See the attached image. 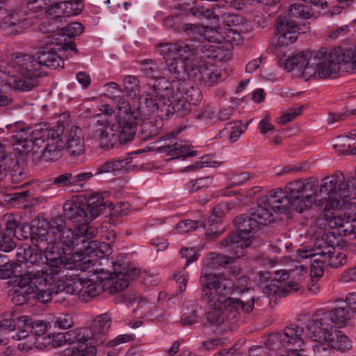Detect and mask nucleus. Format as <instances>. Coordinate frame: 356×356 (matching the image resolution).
<instances>
[{
  "mask_svg": "<svg viewBox=\"0 0 356 356\" xmlns=\"http://www.w3.org/2000/svg\"><path fill=\"white\" fill-rule=\"evenodd\" d=\"M62 38L59 34L49 35L33 56L24 54L7 60L0 59V74L8 77L0 82L9 85L15 90L27 92L39 84L38 79L46 75L45 67L50 70L63 68L64 60L61 52Z\"/></svg>",
  "mask_w": 356,
  "mask_h": 356,
  "instance_id": "f257e3e1",
  "label": "nucleus"
},
{
  "mask_svg": "<svg viewBox=\"0 0 356 356\" xmlns=\"http://www.w3.org/2000/svg\"><path fill=\"white\" fill-rule=\"evenodd\" d=\"M311 57L312 52H300L284 60V67L288 72L296 70V74L306 81L316 74L321 78L332 76L341 69L356 73V47H338L330 51L321 47L315 52L312 63Z\"/></svg>",
  "mask_w": 356,
  "mask_h": 356,
  "instance_id": "f03ea898",
  "label": "nucleus"
},
{
  "mask_svg": "<svg viewBox=\"0 0 356 356\" xmlns=\"http://www.w3.org/2000/svg\"><path fill=\"white\" fill-rule=\"evenodd\" d=\"M200 282L201 301L209 309H225L228 320H238L241 312L246 314L252 312L253 298H248L245 294H241V297L234 296V293H229V288L216 274L206 273L200 277Z\"/></svg>",
  "mask_w": 356,
  "mask_h": 356,
  "instance_id": "7ed1b4c3",
  "label": "nucleus"
},
{
  "mask_svg": "<svg viewBox=\"0 0 356 356\" xmlns=\"http://www.w3.org/2000/svg\"><path fill=\"white\" fill-rule=\"evenodd\" d=\"M274 220L269 209L257 204L256 207L250 209L249 214L243 213L234 218V225L236 232L224 238L220 244L229 248V251L236 257H242L245 254L244 249L251 245L254 234L259 230L261 225H266Z\"/></svg>",
  "mask_w": 356,
  "mask_h": 356,
  "instance_id": "20e7f679",
  "label": "nucleus"
},
{
  "mask_svg": "<svg viewBox=\"0 0 356 356\" xmlns=\"http://www.w3.org/2000/svg\"><path fill=\"white\" fill-rule=\"evenodd\" d=\"M63 212L65 218L74 223L86 225L99 216L104 214L105 216H110L109 222L115 225L122 208L121 206H114L102 193H96L88 196L86 204L67 201L63 204Z\"/></svg>",
  "mask_w": 356,
  "mask_h": 356,
  "instance_id": "39448f33",
  "label": "nucleus"
},
{
  "mask_svg": "<svg viewBox=\"0 0 356 356\" xmlns=\"http://www.w3.org/2000/svg\"><path fill=\"white\" fill-rule=\"evenodd\" d=\"M6 127L17 143V149L22 156L27 155L35 147L41 148L51 131L46 124L36 125L33 129L24 122H17Z\"/></svg>",
  "mask_w": 356,
  "mask_h": 356,
  "instance_id": "423d86ee",
  "label": "nucleus"
},
{
  "mask_svg": "<svg viewBox=\"0 0 356 356\" xmlns=\"http://www.w3.org/2000/svg\"><path fill=\"white\" fill-rule=\"evenodd\" d=\"M353 311L346 306L335 307L330 310L320 309L314 312L306 324L307 334L316 336L317 330L326 332L336 327H343L354 317Z\"/></svg>",
  "mask_w": 356,
  "mask_h": 356,
  "instance_id": "0eeeda50",
  "label": "nucleus"
},
{
  "mask_svg": "<svg viewBox=\"0 0 356 356\" xmlns=\"http://www.w3.org/2000/svg\"><path fill=\"white\" fill-rule=\"evenodd\" d=\"M303 328L291 324L286 326L280 332L271 334L267 341V346L271 349L284 350V353L277 356H305L299 350H304L302 339Z\"/></svg>",
  "mask_w": 356,
  "mask_h": 356,
  "instance_id": "6e6552de",
  "label": "nucleus"
},
{
  "mask_svg": "<svg viewBox=\"0 0 356 356\" xmlns=\"http://www.w3.org/2000/svg\"><path fill=\"white\" fill-rule=\"evenodd\" d=\"M301 201L298 198L292 197L286 191L282 188H276L269 192L268 196L263 197L257 200V204L261 207H268L277 213L288 214L293 210L301 213Z\"/></svg>",
  "mask_w": 356,
  "mask_h": 356,
  "instance_id": "1a4fd4ad",
  "label": "nucleus"
},
{
  "mask_svg": "<svg viewBox=\"0 0 356 356\" xmlns=\"http://www.w3.org/2000/svg\"><path fill=\"white\" fill-rule=\"evenodd\" d=\"M64 131L65 127L62 124L51 128L49 136L46 137L45 143L42 144V150L40 153L34 149L31 152L33 161H56L61 158L65 144L63 141Z\"/></svg>",
  "mask_w": 356,
  "mask_h": 356,
  "instance_id": "9d476101",
  "label": "nucleus"
},
{
  "mask_svg": "<svg viewBox=\"0 0 356 356\" xmlns=\"http://www.w3.org/2000/svg\"><path fill=\"white\" fill-rule=\"evenodd\" d=\"M318 188V181L314 179L293 180L286 185L287 192L301 201V213L305 209L310 208L313 204L322 202Z\"/></svg>",
  "mask_w": 356,
  "mask_h": 356,
  "instance_id": "9b49d317",
  "label": "nucleus"
},
{
  "mask_svg": "<svg viewBox=\"0 0 356 356\" xmlns=\"http://www.w3.org/2000/svg\"><path fill=\"white\" fill-rule=\"evenodd\" d=\"M31 241L33 246L47 254V260L52 271L55 270L63 253V248L58 242L53 241L47 229L38 230L31 228Z\"/></svg>",
  "mask_w": 356,
  "mask_h": 356,
  "instance_id": "f8f14e48",
  "label": "nucleus"
},
{
  "mask_svg": "<svg viewBox=\"0 0 356 356\" xmlns=\"http://www.w3.org/2000/svg\"><path fill=\"white\" fill-rule=\"evenodd\" d=\"M156 80L152 86H149V90L147 95H140L138 98V104L136 109H131V114L135 119L150 118L157 112L159 99L166 96L165 86L160 87V83H156Z\"/></svg>",
  "mask_w": 356,
  "mask_h": 356,
  "instance_id": "ddd939ff",
  "label": "nucleus"
},
{
  "mask_svg": "<svg viewBox=\"0 0 356 356\" xmlns=\"http://www.w3.org/2000/svg\"><path fill=\"white\" fill-rule=\"evenodd\" d=\"M155 50L163 58L181 60L188 65L195 63L193 57L198 54L199 47L194 44L180 41L175 43L156 44Z\"/></svg>",
  "mask_w": 356,
  "mask_h": 356,
  "instance_id": "4468645a",
  "label": "nucleus"
},
{
  "mask_svg": "<svg viewBox=\"0 0 356 356\" xmlns=\"http://www.w3.org/2000/svg\"><path fill=\"white\" fill-rule=\"evenodd\" d=\"M6 13L0 22V29L6 35H17L26 28L28 11L25 4L11 6L6 9Z\"/></svg>",
  "mask_w": 356,
  "mask_h": 356,
  "instance_id": "2eb2a0df",
  "label": "nucleus"
},
{
  "mask_svg": "<svg viewBox=\"0 0 356 356\" xmlns=\"http://www.w3.org/2000/svg\"><path fill=\"white\" fill-rule=\"evenodd\" d=\"M119 109L125 113V115H116L113 123L115 132L119 137L120 144L127 143L134 140L137 130L136 120L131 114L130 104L122 99Z\"/></svg>",
  "mask_w": 356,
  "mask_h": 356,
  "instance_id": "dca6fc26",
  "label": "nucleus"
},
{
  "mask_svg": "<svg viewBox=\"0 0 356 356\" xmlns=\"http://www.w3.org/2000/svg\"><path fill=\"white\" fill-rule=\"evenodd\" d=\"M88 137L97 142L104 149H110L119 142V137L113 125L107 124L105 120L95 119L90 122Z\"/></svg>",
  "mask_w": 356,
  "mask_h": 356,
  "instance_id": "f3484780",
  "label": "nucleus"
},
{
  "mask_svg": "<svg viewBox=\"0 0 356 356\" xmlns=\"http://www.w3.org/2000/svg\"><path fill=\"white\" fill-rule=\"evenodd\" d=\"M74 242L71 248H63L62 255L54 272H59L60 274L63 270H84L88 268L95 261L92 259L94 257L86 255L81 251L74 252Z\"/></svg>",
  "mask_w": 356,
  "mask_h": 356,
  "instance_id": "a211bd4d",
  "label": "nucleus"
},
{
  "mask_svg": "<svg viewBox=\"0 0 356 356\" xmlns=\"http://www.w3.org/2000/svg\"><path fill=\"white\" fill-rule=\"evenodd\" d=\"M277 47H287L295 42L300 33L304 31L298 25L296 22L288 15H280L276 21Z\"/></svg>",
  "mask_w": 356,
  "mask_h": 356,
  "instance_id": "6ab92c4d",
  "label": "nucleus"
},
{
  "mask_svg": "<svg viewBox=\"0 0 356 356\" xmlns=\"http://www.w3.org/2000/svg\"><path fill=\"white\" fill-rule=\"evenodd\" d=\"M48 232L51 233L55 238H58L61 248H71L75 240L73 230L67 227L65 218L58 215L50 218L46 222Z\"/></svg>",
  "mask_w": 356,
  "mask_h": 356,
  "instance_id": "aec40b11",
  "label": "nucleus"
},
{
  "mask_svg": "<svg viewBox=\"0 0 356 356\" xmlns=\"http://www.w3.org/2000/svg\"><path fill=\"white\" fill-rule=\"evenodd\" d=\"M166 67L163 69V75L170 76L177 80V82H185L192 79L195 63H191L172 58H163Z\"/></svg>",
  "mask_w": 356,
  "mask_h": 356,
  "instance_id": "412c9836",
  "label": "nucleus"
},
{
  "mask_svg": "<svg viewBox=\"0 0 356 356\" xmlns=\"http://www.w3.org/2000/svg\"><path fill=\"white\" fill-rule=\"evenodd\" d=\"M113 272L110 271L109 275L113 279L114 285L119 286L120 284L125 282L122 291L129 286V280H135L139 275L140 270L136 268H130L123 259H118L112 261Z\"/></svg>",
  "mask_w": 356,
  "mask_h": 356,
  "instance_id": "4be33fe9",
  "label": "nucleus"
},
{
  "mask_svg": "<svg viewBox=\"0 0 356 356\" xmlns=\"http://www.w3.org/2000/svg\"><path fill=\"white\" fill-rule=\"evenodd\" d=\"M311 339H323L325 341H330L332 343L334 350H339L342 353L351 349L352 344L349 338L345 335L341 330L337 328L330 329L328 332L323 330H317L316 336H312V334H307Z\"/></svg>",
  "mask_w": 356,
  "mask_h": 356,
  "instance_id": "5701e85b",
  "label": "nucleus"
},
{
  "mask_svg": "<svg viewBox=\"0 0 356 356\" xmlns=\"http://www.w3.org/2000/svg\"><path fill=\"white\" fill-rule=\"evenodd\" d=\"M85 284L86 286H83V296L88 298H95L104 291H108V293L112 294L117 293L122 291V288L126 286L125 282H122V284H120L119 286H116L114 285L113 279L110 275L99 281L86 282Z\"/></svg>",
  "mask_w": 356,
  "mask_h": 356,
  "instance_id": "b1692460",
  "label": "nucleus"
},
{
  "mask_svg": "<svg viewBox=\"0 0 356 356\" xmlns=\"http://www.w3.org/2000/svg\"><path fill=\"white\" fill-rule=\"evenodd\" d=\"M344 180V175L340 171H337L334 175L327 177L323 179V182L319 187V195L321 198V204L330 200H334V204H338L336 202L337 200V185L339 182Z\"/></svg>",
  "mask_w": 356,
  "mask_h": 356,
  "instance_id": "393cba45",
  "label": "nucleus"
},
{
  "mask_svg": "<svg viewBox=\"0 0 356 356\" xmlns=\"http://www.w3.org/2000/svg\"><path fill=\"white\" fill-rule=\"evenodd\" d=\"M220 76V74L215 70L213 65L202 64L198 65L195 63L191 79L200 82L201 85L210 87L217 82Z\"/></svg>",
  "mask_w": 356,
  "mask_h": 356,
  "instance_id": "a878e982",
  "label": "nucleus"
},
{
  "mask_svg": "<svg viewBox=\"0 0 356 356\" xmlns=\"http://www.w3.org/2000/svg\"><path fill=\"white\" fill-rule=\"evenodd\" d=\"M67 149L72 156H79L85 152L84 134L81 127L72 126L68 133Z\"/></svg>",
  "mask_w": 356,
  "mask_h": 356,
  "instance_id": "bb28decb",
  "label": "nucleus"
},
{
  "mask_svg": "<svg viewBox=\"0 0 356 356\" xmlns=\"http://www.w3.org/2000/svg\"><path fill=\"white\" fill-rule=\"evenodd\" d=\"M111 320L106 314L97 316L89 329L92 334L94 344H103L106 340V334L111 327Z\"/></svg>",
  "mask_w": 356,
  "mask_h": 356,
  "instance_id": "cd10ccee",
  "label": "nucleus"
},
{
  "mask_svg": "<svg viewBox=\"0 0 356 356\" xmlns=\"http://www.w3.org/2000/svg\"><path fill=\"white\" fill-rule=\"evenodd\" d=\"M184 92L183 86H180L177 88V92L170 90L169 95H166L168 102H172V113L177 117L182 118L186 115L191 111V104L185 100L182 95L179 92Z\"/></svg>",
  "mask_w": 356,
  "mask_h": 356,
  "instance_id": "c85d7f7f",
  "label": "nucleus"
},
{
  "mask_svg": "<svg viewBox=\"0 0 356 356\" xmlns=\"http://www.w3.org/2000/svg\"><path fill=\"white\" fill-rule=\"evenodd\" d=\"M17 222L15 220H7L5 227L0 232V250L9 252L16 248L14 236L16 233Z\"/></svg>",
  "mask_w": 356,
  "mask_h": 356,
  "instance_id": "c756f323",
  "label": "nucleus"
},
{
  "mask_svg": "<svg viewBox=\"0 0 356 356\" xmlns=\"http://www.w3.org/2000/svg\"><path fill=\"white\" fill-rule=\"evenodd\" d=\"M164 83L166 85L165 90H167V95H169V91L170 90H172V92L175 91L177 92V88L180 86H183L184 92L180 91L179 94L182 95L184 99L187 100V102L191 105H195L201 96L200 90L197 88L192 86H187L185 82L172 81V83H168V81H164Z\"/></svg>",
  "mask_w": 356,
  "mask_h": 356,
  "instance_id": "7c9ffc66",
  "label": "nucleus"
},
{
  "mask_svg": "<svg viewBox=\"0 0 356 356\" xmlns=\"http://www.w3.org/2000/svg\"><path fill=\"white\" fill-rule=\"evenodd\" d=\"M18 323L22 327H27L30 333L38 337L44 335L48 329L52 327L50 322L40 319H33L29 316H20L18 318Z\"/></svg>",
  "mask_w": 356,
  "mask_h": 356,
  "instance_id": "2f4dec72",
  "label": "nucleus"
},
{
  "mask_svg": "<svg viewBox=\"0 0 356 356\" xmlns=\"http://www.w3.org/2000/svg\"><path fill=\"white\" fill-rule=\"evenodd\" d=\"M246 19L238 14L225 13L218 18L219 29L231 28L236 30H245Z\"/></svg>",
  "mask_w": 356,
  "mask_h": 356,
  "instance_id": "473e14b6",
  "label": "nucleus"
},
{
  "mask_svg": "<svg viewBox=\"0 0 356 356\" xmlns=\"http://www.w3.org/2000/svg\"><path fill=\"white\" fill-rule=\"evenodd\" d=\"M11 301L15 305H33L35 290L33 286H17L13 292Z\"/></svg>",
  "mask_w": 356,
  "mask_h": 356,
  "instance_id": "72a5a7b5",
  "label": "nucleus"
},
{
  "mask_svg": "<svg viewBox=\"0 0 356 356\" xmlns=\"http://www.w3.org/2000/svg\"><path fill=\"white\" fill-rule=\"evenodd\" d=\"M179 8L199 19H213L216 21V24L218 25V18H219L220 16L216 15L212 9H205L204 7L191 6L190 3L179 4Z\"/></svg>",
  "mask_w": 356,
  "mask_h": 356,
  "instance_id": "f704fd0d",
  "label": "nucleus"
},
{
  "mask_svg": "<svg viewBox=\"0 0 356 356\" xmlns=\"http://www.w3.org/2000/svg\"><path fill=\"white\" fill-rule=\"evenodd\" d=\"M27 263L32 265L45 264L47 266V273L49 275H56L59 272H54L51 270L49 262L47 260V254L44 251H40L38 248L33 246H27Z\"/></svg>",
  "mask_w": 356,
  "mask_h": 356,
  "instance_id": "c9c22d12",
  "label": "nucleus"
},
{
  "mask_svg": "<svg viewBox=\"0 0 356 356\" xmlns=\"http://www.w3.org/2000/svg\"><path fill=\"white\" fill-rule=\"evenodd\" d=\"M30 195L29 190L6 193V191L0 188V204L5 203L15 207L23 203Z\"/></svg>",
  "mask_w": 356,
  "mask_h": 356,
  "instance_id": "e433bc0d",
  "label": "nucleus"
},
{
  "mask_svg": "<svg viewBox=\"0 0 356 356\" xmlns=\"http://www.w3.org/2000/svg\"><path fill=\"white\" fill-rule=\"evenodd\" d=\"M249 282V279L246 276H241L238 277L234 282L233 286V291L231 293H234V296L241 297V294H245L248 298H252V309L254 307V304L259 300V297L254 296L252 291L247 287Z\"/></svg>",
  "mask_w": 356,
  "mask_h": 356,
  "instance_id": "4c0bfd02",
  "label": "nucleus"
},
{
  "mask_svg": "<svg viewBox=\"0 0 356 356\" xmlns=\"http://www.w3.org/2000/svg\"><path fill=\"white\" fill-rule=\"evenodd\" d=\"M201 51L208 58L221 60L225 57V51L222 47L216 44L206 42L198 46Z\"/></svg>",
  "mask_w": 356,
  "mask_h": 356,
  "instance_id": "58836bf2",
  "label": "nucleus"
},
{
  "mask_svg": "<svg viewBox=\"0 0 356 356\" xmlns=\"http://www.w3.org/2000/svg\"><path fill=\"white\" fill-rule=\"evenodd\" d=\"M141 71L145 76L152 79L164 77L163 75V69L161 70L157 62L153 59H145L140 63Z\"/></svg>",
  "mask_w": 356,
  "mask_h": 356,
  "instance_id": "ea45409f",
  "label": "nucleus"
},
{
  "mask_svg": "<svg viewBox=\"0 0 356 356\" xmlns=\"http://www.w3.org/2000/svg\"><path fill=\"white\" fill-rule=\"evenodd\" d=\"M124 89L122 92H124L129 97L131 98H136L140 94V86L138 78L133 75H127L123 80Z\"/></svg>",
  "mask_w": 356,
  "mask_h": 356,
  "instance_id": "a19ab883",
  "label": "nucleus"
},
{
  "mask_svg": "<svg viewBox=\"0 0 356 356\" xmlns=\"http://www.w3.org/2000/svg\"><path fill=\"white\" fill-rule=\"evenodd\" d=\"M207 260L209 264L215 268L219 267L227 268L234 261L233 257L216 252L209 253L207 256Z\"/></svg>",
  "mask_w": 356,
  "mask_h": 356,
  "instance_id": "79ce46f5",
  "label": "nucleus"
},
{
  "mask_svg": "<svg viewBox=\"0 0 356 356\" xmlns=\"http://www.w3.org/2000/svg\"><path fill=\"white\" fill-rule=\"evenodd\" d=\"M222 222H218L210 218H207L204 222L203 226L205 229V234L209 239L212 240L218 238L224 231V227H222Z\"/></svg>",
  "mask_w": 356,
  "mask_h": 356,
  "instance_id": "37998d69",
  "label": "nucleus"
},
{
  "mask_svg": "<svg viewBox=\"0 0 356 356\" xmlns=\"http://www.w3.org/2000/svg\"><path fill=\"white\" fill-rule=\"evenodd\" d=\"M205 314L207 322L211 325H220L227 319L226 310L223 307H218L217 309H210Z\"/></svg>",
  "mask_w": 356,
  "mask_h": 356,
  "instance_id": "c03bdc74",
  "label": "nucleus"
},
{
  "mask_svg": "<svg viewBox=\"0 0 356 356\" xmlns=\"http://www.w3.org/2000/svg\"><path fill=\"white\" fill-rule=\"evenodd\" d=\"M281 15H288L293 19H294L293 18L309 19L311 17L309 7L301 3H293L291 5L288 9V12Z\"/></svg>",
  "mask_w": 356,
  "mask_h": 356,
  "instance_id": "a18cd8bd",
  "label": "nucleus"
},
{
  "mask_svg": "<svg viewBox=\"0 0 356 356\" xmlns=\"http://www.w3.org/2000/svg\"><path fill=\"white\" fill-rule=\"evenodd\" d=\"M315 344L312 346L315 356H332L334 348L330 341L323 339H312Z\"/></svg>",
  "mask_w": 356,
  "mask_h": 356,
  "instance_id": "49530a36",
  "label": "nucleus"
},
{
  "mask_svg": "<svg viewBox=\"0 0 356 356\" xmlns=\"http://www.w3.org/2000/svg\"><path fill=\"white\" fill-rule=\"evenodd\" d=\"M42 340L44 341L42 342L41 343L38 339L36 342L40 348H42V345L45 347L47 343H51V346L55 348L61 347L67 343V339H66V337L63 333H53L51 336L48 334L47 337H43Z\"/></svg>",
  "mask_w": 356,
  "mask_h": 356,
  "instance_id": "de8ad7c7",
  "label": "nucleus"
},
{
  "mask_svg": "<svg viewBox=\"0 0 356 356\" xmlns=\"http://www.w3.org/2000/svg\"><path fill=\"white\" fill-rule=\"evenodd\" d=\"M84 30V26L80 22H73L67 24L65 27L60 29L58 34L63 36V39L67 37L70 39L80 35Z\"/></svg>",
  "mask_w": 356,
  "mask_h": 356,
  "instance_id": "09e8293b",
  "label": "nucleus"
},
{
  "mask_svg": "<svg viewBox=\"0 0 356 356\" xmlns=\"http://www.w3.org/2000/svg\"><path fill=\"white\" fill-rule=\"evenodd\" d=\"M174 147L169 152V155L172 156V159L182 158L185 159L187 157H193L197 154V151H190L191 146L174 144Z\"/></svg>",
  "mask_w": 356,
  "mask_h": 356,
  "instance_id": "8fccbe9b",
  "label": "nucleus"
},
{
  "mask_svg": "<svg viewBox=\"0 0 356 356\" xmlns=\"http://www.w3.org/2000/svg\"><path fill=\"white\" fill-rule=\"evenodd\" d=\"M64 17L77 15L83 9V3L81 0H65Z\"/></svg>",
  "mask_w": 356,
  "mask_h": 356,
  "instance_id": "3c124183",
  "label": "nucleus"
},
{
  "mask_svg": "<svg viewBox=\"0 0 356 356\" xmlns=\"http://www.w3.org/2000/svg\"><path fill=\"white\" fill-rule=\"evenodd\" d=\"M75 335L74 343L83 345L86 343V347L97 346L94 344L92 334L88 328L76 329Z\"/></svg>",
  "mask_w": 356,
  "mask_h": 356,
  "instance_id": "603ef678",
  "label": "nucleus"
},
{
  "mask_svg": "<svg viewBox=\"0 0 356 356\" xmlns=\"http://www.w3.org/2000/svg\"><path fill=\"white\" fill-rule=\"evenodd\" d=\"M156 107L157 112H155L154 115L159 116L161 119H168L170 115H174L172 113V102H168V99H165V96L161 97L159 99V104Z\"/></svg>",
  "mask_w": 356,
  "mask_h": 356,
  "instance_id": "864d4df0",
  "label": "nucleus"
},
{
  "mask_svg": "<svg viewBox=\"0 0 356 356\" xmlns=\"http://www.w3.org/2000/svg\"><path fill=\"white\" fill-rule=\"evenodd\" d=\"M55 329L67 330L73 327L74 321L70 314H60L51 323Z\"/></svg>",
  "mask_w": 356,
  "mask_h": 356,
  "instance_id": "5fc2aeb1",
  "label": "nucleus"
},
{
  "mask_svg": "<svg viewBox=\"0 0 356 356\" xmlns=\"http://www.w3.org/2000/svg\"><path fill=\"white\" fill-rule=\"evenodd\" d=\"M55 0L50 1V5H49V8L47 9L46 15L48 17L53 16L56 17L59 22H61L62 17H64V8L63 4L65 3V1H60L58 2H55Z\"/></svg>",
  "mask_w": 356,
  "mask_h": 356,
  "instance_id": "6e6d98bb",
  "label": "nucleus"
},
{
  "mask_svg": "<svg viewBox=\"0 0 356 356\" xmlns=\"http://www.w3.org/2000/svg\"><path fill=\"white\" fill-rule=\"evenodd\" d=\"M213 183V177H205L191 181L187 184V188L190 193L197 192L199 190L207 188Z\"/></svg>",
  "mask_w": 356,
  "mask_h": 356,
  "instance_id": "4d7b16f0",
  "label": "nucleus"
},
{
  "mask_svg": "<svg viewBox=\"0 0 356 356\" xmlns=\"http://www.w3.org/2000/svg\"><path fill=\"white\" fill-rule=\"evenodd\" d=\"M325 264L320 258L312 260L310 269V279L312 282H318L323 277L324 274L323 265Z\"/></svg>",
  "mask_w": 356,
  "mask_h": 356,
  "instance_id": "13d9d810",
  "label": "nucleus"
},
{
  "mask_svg": "<svg viewBox=\"0 0 356 356\" xmlns=\"http://www.w3.org/2000/svg\"><path fill=\"white\" fill-rule=\"evenodd\" d=\"M9 165H12V169L10 170V179L12 183L19 184L26 178L25 170L21 165H19L17 159V162H13V164Z\"/></svg>",
  "mask_w": 356,
  "mask_h": 356,
  "instance_id": "bf43d9fd",
  "label": "nucleus"
},
{
  "mask_svg": "<svg viewBox=\"0 0 356 356\" xmlns=\"http://www.w3.org/2000/svg\"><path fill=\"white\" fill-rule=\"evenodd\" d=\"M231 207L227 202H221L213 209L212 214L208 218L222 222V218L227 213Z\"/></svg>",
  "mask_w": 356,
  "mask_h": 356,
  "instance_id": "052dcab7",
  "label": "nucleus"
},
{
  "mask_svg": "<svg viewBox=\"0 0 356 356\" xmlns=\"http://www.w3.org/2000/svg\"><path fill=\"white\" fill-rule=\"evenodd\" d=\"M51 0H29L26 5H25L26 8V10H30L33 13H39L43 10L47 11V9L49 8V5H50Z\"/></svg>",
  "mask_w": 356,
  "mask_h": 356,
  "instance_id": "680f3d73",
  "label": "nucleus"
},
{
  "mask_svg": "<svg viewBox=\"0 0 356 356\" xmlns=\"http://www.w3.org/2000/svg\"><path fill=\"white\" fill-rule=\"evenodd\" d=\"M157 134L156 129L150 122L143 123L140 127L139 136L142 140L154 138Z\"/></svg>",
  "mask_w": 356,
  "mask_h": 356,
  "instance_id": "e2e57ef3",
  "label": "nucleus"
},
{
  "mask_svg": "<svg viewBox=\"0 0 356 356\" xmlns=\"http://www.w3.org/2000/svg\"><path fill=\"white\" fill-rule=\"evenodd\" d=\"M20 267V265L14 261H9L6 265L0 267V278L6 280L10 278L13 275H15L17 269Z\"/></svg>",
  "mask_w": 356,
  "mask_h": 356,
  "instance_id": "0e129e2a",
  "label": "nucleus"
},
{
  "mask_svg": "<svg viewBox=\"0 0 356 356\" xmlns=\"http://www.w3.org/2000/svg\"><path fill=\"white\" fill-rule=\"evenodd\" d=\"M58 19L56 17H52L47 19V21L42 22L39 26L40 31L43 33H50V35H54L56 31L60 29L59 27Z\"/></svg>",
  "mask_w": 356,
  "mask_h": 356,
  "instance_id": "69168bd1",
  "label": "nucleus"
},
{
  "mask_svg": "<svg viewBox=\"0 0 356 356\" xmlns=\"http://www.w3.org/2000/svg\"><path fill=\"white\" fill-rule=\"evenodd\" d=\"M346 261V255L344 253L334 251L324 264L332 268H338L344 265Z\"/></svg>",
  "mask_w": 356,
  "mask_h": 356,
  "instance_id": "338daca9",
  "label": "nucleus"
},
{
  "mask_svg": "<svg viewBox=\"0 0 356 356\" xmlns=\"http://www.w3.org/2000/svg\"><path fill=\"white\" fill-rule=\"evenodd\" d=\"M97 353V348L95 346L86 347L83 350L79 348H73L65 353L64 356H95Z\"/></svg>",
  "mask_w": 356,
  "mask_h": 356,
  "instance_id": "774afa93",
  "label": "nucleus"
}]
</instances>
